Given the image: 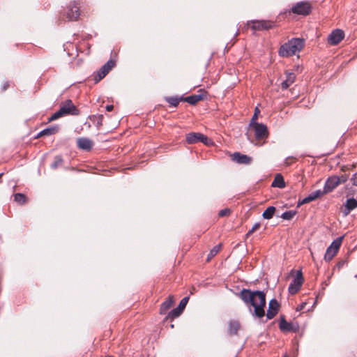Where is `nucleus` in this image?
<instances>
[{
    "label": "nucleus",
    "mask_w": 357,
    "mask_h": 357,
    "mask_svg": "<svg viewBox=\"0 0 357 357\" xmlns=\"http://www.w3.org/2000/svg\"><path fill=\"white\" fill-rule=\"evenodd\" d=\"M114 61L112 59H109L106 63H105L102 68H100L101 70L105 72L106 74H107L112 68L114 66Z\"/></svg>",
    "instance_id": "cd10ccee"
},
{
    "label": "nucleus",
    "mask_w": 357,
    "mask_h": 357,
    "mask_svg": "<svg viewBox=\"0 0 357 357\" xmlns=\"http://www.w3.org/2000/svg\"><path fill=\"white\" fill-rule=\"evenodd\" d=\"M295 278L297 279V280H301V281L304 282V279H303V273H302L301 269L297 271L296 276Z\"/></svg>",
    "instance_id": "e433bc0d"
},
{
    "label": "nucleus",
    "mask_w": 357,
    "mask_h": 357,
    "mask_svg": "<svg viewBox=\"0 0 357 357\" xmlns=\"http://www.w3.org/2000/svg\"><path fill=\"white\" fill-rule=\"evenodd\" d=\"M174 303L172 296H169L165 301H164L160 306V314H165L167 311L172 307Z\"/></svg>",
    "instance_id": "5701e85b"
},
{
    "label": "nucleus",
    "mask_w": 357,
    "mask_h": 357,
    "mask_svg": "<svg viewBox=\"0 0 357 357\" xmlns=\"http://www.w3.org/2000/svg\"><path fill=\"white\" fill-rule=\"evenodd\" d=\"M304 45V39L294 38L281 45L278 54L281 57H289L301 52Z\"/></svg>",
    "instance_id": "f03ea898"
},
{
    "label": "nucleus",
    "mask_w": 357,
    "mask_h": 357,
    "mask_svg": "<svg viewBox=\"0 0 357 357\" xmlns=\"http://www.w3.org/2000/svg\"><path fill=\"white\" fill-rule=\"evenodd\" d=\"M107 74L103 72L102 70H101L100 69L98 71L97 73V75L95 77V79L96 82H98L100 80H101L103 77H105Z\"/></svg>",
    "instance_id": "473e14b6"
},
{
    "label": "nucleus",
    "mask_w": 357,
    "mask_h": 357,
    "mask_svg": "<svg viewBox=\"0 0 357 357\" xmlns=\"http://www.w3.org/2000/svg\"><path fill=\"white\" fill-rule=\"evenodd\" d=\"M272 187L283 188L285 187V182L283 176L278 174L275 176V178L271 184Z\"/></svg>",
    "instance_id": "4be33fe9"
},
{
    "label": "nucleus",
    "mask_w": 357,
    "mask_h": 357,
    "mask_svg": "<svg viewBox=\"0 0 357 357\" xmlns=\"http://www.w3.org/2000/svg\"><path fill=\"white\" fill-rule=\"evenodd\" d=\"M307 202H304V199H302L301 201H299L298 202V207L303 205V204H307Z\"/></svg>",
    "instance_id": "79ce46f5"
},
{
    "label": "nucleus",
    "mask_w": 357,
    "mask_h": 357,
    "mask_svg": "<svg viewBox=\"0 0 357 357\" xmlns=\"http://www.w3.org/2000/svg\"><path fill=\"white\" fill-rule=\"evenodd\" d=\"M204 98V94H196V95H192L190 96H187L183 98V101L187 102L188 103L195 105L197 104L199 101L203 100Z\"/></svg>",
    "instance_id": "412c9836"
},
{
    "label": "nucleus",
    "mask_w": 357,
    "mask_h": 357,
    "mask_svg": "<svg viewBox=\"0 0 357 357\" xmlns=\"http://www.w3.org/2000/svg\"><path fill=\"white\" fill-rule=\"evenodd\" d=\"M325 195L324 192L321 190H317L314 192H312L311 194H310L307 197L304 198V202H310L312 201L315 200L316 199L321 197L322 195Z\"/></svg>",
    "instance_id": "b1692460"
},
{
    "label": "nucleus",
    "mask_w": 357,
    "mask_h": 357,
    "mask_svg": "<svg viewBox=\"0 0 357 357\" xmlns=\"http://www.w3.org/2000/svg\"><path fill=\"white\" fill-rule=\"evenodd\" d=\"M186 142L189 144H195L197 142H201L204 144H209L210 139L208 138L199 132H190L186 135Z\"/></svg>",
    "instance_id": "0eeeda50"
},
{
    "label": "nucleus",
    "mask_w": 357,
    "mask_h": 357,
    "mask_svg": "<svg viewBox=\"0 0 357 357\" xmlns=\"http://www.w3.org/2000/svg\"><path fill=\"white\" fill-rule=\"evenodd\" d=\"M286 79L281 83V88L282 89H287L296 80V75L291 72H286Z\"/></svg>",
    "instance_id": "dca6fc26"
},
{
    "label": "nucleus",
    "mask_w": 357,
    "mask_h": 357,
    "mask_svg": "<svg viewBox=\"0 0 357 357\" xmlns=\"http://www.w3.org/2000/svg\"><path fill=\"white\" fill-rule=\"evenodd\" d=\"M59 130V126L58 125L52 126L49 128H47L42 131H40L37 137H41V136H50L56 134Z\"/></svg>",
    "instance_id": "aec40b11"
},
{
    "label": "nucleus",
    "mask_w": 357,
    "mask_h": 357,
    "mask_svg": "<svg viewBox=\"0 0 357 357\" xmlns=\"http://www.w3.org/2000/svg\"><path fill=\"white\" fill-rule=\"evenodd\" d=\"M305 303H302L299 307H298V310H301L304 308Z\"/></svg>",
    "instance_id": "37998d69"
},
{
    "label": "nucleus",
    "mask_w": 357,
    "mask_h": 357,
    "mask_svg": "<svg viewBox=\"0 0 357 357\" xmlns=\"http://www.w3.org/2000/svg\"><path fill=\"white\" fill-rule=\"evenodd\" d=\"M344 37V31L337 29L333 31L328 36V42L330 45H336L343 40Z\"/></svg>",
    "instance_id": "6e6552de"
},
{
    "label": "nucleus",
    "mask_w": 357,
    "mask_h": 357,
    "mask_svg": "<svg viewBox=\"0 0 357 357\" xmlns=\"http://www.w3.org/2000/svg\"><path fill=\"white\" fill-rule=\"evenodd\" d=\"M349 178L346 174H342L340 176H329L325 183L323 192L324 194H328L335 189L340 184L344 183Z\"/></svg>",
    "instance_id": "20e7f679"
},
{
    "label": "nucleus",
    "mask_w": 357,
    "mask_h": 357,
    "mask_svg": "<svg viewBox=\"0 0 357 357\" xmlns=\"http://www.w3.org/2000/svg\"><path fill=\"white\" fill-rule=\"evenodd\" d=\"M275 211V208L274 206H268L262 214V216L264 219H271L274 215Z\"/></svg>",
    "instance_id": "a878e982"
},
{
    "label": "nucleus",
    "mask_w": 357,
    "mask_h": 357,
    "mask_svg": "<svg viewBox=\"0 0 357 357\" xmlns=\"http://www.w3.org/2000/svg\"><path fill=\"white\" fill-rule=\"evenodd\" d=\"M291 10L296 15H307L311 12V5L307 1H300L294 4Z\"/></svg>",
    "instance_id": "423d86ee"
},
{
    "label": "nucleus",
    "mask_w": 357,
    "mask_h": 357,
    "mask_svg": "<svg viewBox=\"0 0 357 357\" xmlns=\"http://www.w3.org/2000/svg\"><path fill=\"white\" fill-rule=\"evenodd\" d=\"M220 249L221 244L214 246L208 255L207 261H209L211 258L215 256L220 252Z\"/></svg>",
    "instance_id": "c756f323"
},
{
    "label": "nucleus",
    "mask_w": 357,
    "mask_h": 357,
    "mask_svg": "<svg viewBox=\"0 0 357 357\" xmlns=\"http://www.w3.org/2000/svg\"><path fill=\"white\" fill-rule=\"evenodd\" d=\"M230 213H231V210L230 209L225 208V209L220 210L219 211L218 215H219L220 217H225L226 215H229Z\"/></svg>",
    "instance_id": "72a5a7b5"
},
{
    "label": "nucleus",
    "mask_w": 357,
    "mask_h": 357,
    "mask_svg": "<svg viewBox=\"0 0 357 357\" xmlns=\"http://www.w3.org/2000/svg\"><path fill=\"white\" fill-rule=\"evenodd\" d=\"M259 113V110L258 109L257 107H256L255 108V114H254V115H253V116H252V118L251 119V122H250V126L253 125L255 123H257L256 122V119L257 118V115H258Z\"/></svg>",
    "instance_id": "c9c22d12"
},
{
    "label": "nucleus",
    "mask_w": 357,
    "mask_h": 357,
    "mask_svg": "<svg viewBox=\"0 0 357 357\" xmlns=\"http://www.w3.org/2000/svg\"><path fill=\"white\" fill-rule=\"evenodd\" d=\"M166 101L172 106L177 107L181 100H183L182 97L171 96L165 98Z\"/></svg>",
    "instance_id": "bb28decb"
},
{
    "label": "nucleus",
    "mask_w": 357,
    "mask_h": 357,
    "mask_svg": "<svg viewBox=\"0 0 357 357\" xmlns=\"http://www.w3.org/2000/svg\"><path fill=\"white\" fill-rule=\"evenodd\" d=\"M252 29L254 30H268L271 29L274 23L267 20H257L252 22Z\"/></svg>",
    "instance_id": "f8f14e48"
},
{
    "label": "nucleus",
    "mask_w": 357,
    "mask_h": 357,
    "mask_svg": "<svg viewBox=\"0 0 357 357\" xmlns=\"http://www.w3.org/2000/svg\"><path fill=\"white\" fill-rule=\"evenodd\" d=\"M296 213V212L295 211H287L284 212L281 215V218L284 220H291L294 217Z\"/></svg>",
    "instance_id": "7c9ffc66"
},
{
    "label": "nucleus",
    "mask_w": 357,
    "mask_h": 357,
    "mask_svg": "<svg viewBox=\"0 0 357 357\" xmlns=\"http://www.w3.org/2000/svg\"><path fill=\"white\" fill-rule=\"evenodd\" d=\"M8 86H9L8 82H6L3 86V91H6Z\"/></svg>",
    "instance_id": "a19ab883"
},
{
    "label": "nucleus",
    "mask_w": 357,
    "mask_h": 357,
    "mask_svg": "<svg viewBox=\"0 0 357 357\" xmlns=\"http://www.w3.org/2000/svg\"><path fill=\"white\" fill-rule=\"evenodd\" d=\"M79 114V109L75 106L72 100L68 99L63 102L60 107V109L50 116L49 121H55L59 118L66 115L76 116Z\"/></svg>",
    "instance_id": "7ed1b4c3"
},
{
    "label": "nucleus",
    "mask_w": 357,
    "mask_h": 357,
    "mask_svg": "<svg viewBox=\"0 0 357 357\" xmlns=\"http://www.w3.org/2000/svg\"><path fill=\"white\" fill-rule=\"evenodd\" d=\"M283 357H288V356L287 354H284Z\"/></svg>",
    "instance_id": "49530a36"
},
{
    "label": "nucleus",
    "mask_w": 357,
    "mask_h": 357,
    "mask_svg": "<svg viewBox=\"0 0 357 357\" xmlns=\"http://www.w3.org/2000/svg\"><path fill=\"white\" fill-rule=\"evenodd\" d=\"M303 283V281L294 278L289 286V293L291 295L296 294L300 290Z\"/></svg>",
    "instance_id": "6ab92c4d"
},
{
    "label": "nucleus",
    "mask_w": 357,
    "mask_h": 357,
    "mask_svg": "<svg viewBox=\"0 0 357 357\" xmlns=\"http://www.w3.org/2000/svg\"><path fill=\"white\" fill-rule=\"evenodd\" d=\"M344 261H340L337 264V266L339 268H342L344 265Z\"/></svg>",
    "instance_id": "ea45409f"
},
{
    "label": "nucleus",
    "mask_w": 357,
    "mask_h": 357,
    "mask_svg": "<svg viewBox=\"0 0 357 357\" xmlns=\"http://www.w3.org/2000/svg\"><path fill=\"white\" fill-rule=\"evenodd\" d=\"M240 328V324L237 321H231L229 323L228 333L230 335H236Z\"/></svg>",
    "instance_id": "393cba45"
},
{
    "label": "nucleus",
    "mask_w": 357,
    "mask_h": 357,
    "mask_svg": "<svg viewBox=\"0 0 357 357\" xmlns=\"http://www.w3.org/2000/svg\"><path fill=\"white\" fill-rule=\"evenodd\" d=\"M279 328L281 331L283 332H290V331H296L298 326H295L294 324L291 322H287L284 317H282L280 319V321L279 324Z\"/></svg>",
    "instance_id": "4468645a"
},
{
    "label": "nucleus",
    "mask_w": 357,
    "mask_h": 357,
    "mask_svg": "<svg viewBox=\"0 0 357 357\" xmlns=\"http://www.w3.org/2000/svg\"><path fill=\"white\" fill-rule=\"evenodd\" d=\"M260 227V224L259 222H257L255 223L252 227L251 228L250 230L248 231V232L247 233V236H249L250 234H252L255 231H256L257 229H258Z\"/></svg>",
    "instance_id": "f704fd0d"
},
{
    "label": "nucleus",
    "mask_w": 357,
    "mask_h": 357,
    "mask_svg": "<svg viewBox=\"0 0 357 357\" xmlns=\"http://www.w3.org/2000/svg\"><path fill=\"white\" fill-rule=\"evenodd\" d=\"M79 15V8L75 2L70 3L67 11V17L70 20H76Z\"/></svg>",
    "instance_id": "ddd939ff"
},
{
    "label": "nucleus",
    "mask_w": 357,
    "mask_h": 357,
    "mask_svg": "<svg viewBox=\"0 0 357 357\" xmlns=\"http://www.w3.org/2000/svg\"><path fill=\"white\" fill-rule=\"evenodd\" d=\"M279 308L280 304L278 301L275 298L271 299L268 303V309L266 313L267 319H273L278 313Z\"/></svg>",
    "instance_id": "9b49d317"
},
{
    "label": "nucleus",
    "mask_w": 357,
    "mask_h": 357,
    "mask_svg": "<svg viewBox=\"0 0 357 357\" xmlns=\"http://www.w3.org/2000/svg\"><path fill=\"white\" fill-rule=\"evenodd\" d=\"M189 300V297L186 296L184 297L179 303L177 307L172 310L169 312L168 314V317L174 319L180 316V314L182 313L183 310L185 309L188 302Z\"/></svg>",
    "instance_id": "9d476101"
},
{
    "label": "nucleus",
    "mask_w": 357,
    "mask_h": 357,
    "mask_svg": "<svg viewBox=\"0 0 357 357\" xmlns=\"http://www.w3.org/2000/svg\"><path fill=\"white\" fill-rule=\"evenodd\" d=\"M287 160H288V159H287L286 163L287 164V165H289L291 164V162H290V161H287Z\"/></svg>",
    "instance_id": "a18cd8bd"
},
{
    "label": "nucleus",
    "mask_w": 357,
    "mask_h": 357,
    "mask_svg": "<svg viewBox=\"0 0 357 357\" xmlns=\"http://www.w3.org/2000/svg\"><path fill=\"white\" fill-rule=\"evenodd\" d=\"M105 109L107 112H111L113 110L114 106L112 105H108L106 106Z\"/></svg>",
    "instance_id": "58836bf2"
},
{
    "label": "nucleus",
    "mask_w": 357,
    "mask_h": 357,
    "mask_svg": "<svg viewBox=\"0 0 357 357\" xmlns=\"http://www.w3.org/2000/svg\"><path fill=\"white\" fill-rule=\"evenodd\" d=\"M250 126L253 128L255 131V135L257 139H262L268 137V132L267 127L264 124L255 123Z\"/></svg>",
    "instance_id": "1a4fd4ad"
},
{
    "label": "nucleus",
    "mask_w": 357,
    "mask_h": 357,
    "mask_svg": "<svg viewBox=\"0 0 357 357\" xmlns=\"http://www.w3.org/2000/svg\"><path fill=\"white\" fill-rule=\"evenodd\" d=\"M14 200L20 204H23L26 202V197L22 193H16L14 195Z\"/></svg>",
    "instance_id": "c85d7f7f"
},
{
    "label": "nucleus",
    "mask_w": 357,
    "mask_h": 357,
    "mask_svg": "<svg viewBox=\"0 0 357 357\" xmlns=\"http://www.w3.org/2000/svg\"><path fill=\"white\" fill-rule=\"evenodd\" d=\"M232 158L234 161L239 164H250L252 161L250 157L247 155L241 154L238 152H236L233 154Z\"/></svg>",
    "instance_id": "f3484780"
},
{
    "label": "nucleus",
    "mask_w": 357,
    "mask_h": 357,
    "mask_svg": "<svg viewBox=\"0 0 357 357\" xmlns=\"http://www.w3.org/2000/svg\"><path fill=\"white\" fill-rule=\"evenodd\" d=\"M77 146L82 150L89 151L92 149L93 145V142L86 137H81L77 139Z\"/></svg>",
    "instance_id": "2eb2a0df"
},
{
    "label": "nucleus",
    "mask_w": 357,
    "mask_h": 357,
    "mask_svg": "<svg viewBox=\"0 0 357 357\" xmlns=\"http://www.w3.org/2000/svg\"><path fill=\"white\" fill-rule=\"evenodd\" d=\"M352 183L354 185L357 186V174H354V176L351 178Z\"/></svg>",
    "instance_id": "4c0bfd02"
},
{
    "label": "nucleus",
    "mask_w": 357,
    "mask_h": 357,
    "mask_svg": "<svg viewBox=\"0 0 357 357\" xmlns=\"http://www.w3.org/2000/svg\"><path fill=\"white\" fill-rule=\"evenodd\" d=\"M62 162H63V159H62L61 156L56 155L54 158V162L51 165V167L52 169H56L59 166H60L62 164Z\"/></svg>",
    "instance_id": "2f4dec72"
},
{
    "label": "nucleus",
    "mask_w": 357,
    "mask_h": 357,
    "mask_svg": "<svg viewBox=\"0 0 357 357\" xmlns=\"http://www.w3.org/2000/svg\"><path fill=\"white\" fill-rule=\"evenodd\" d=\"M357 208V201L354 198H349L347 200L345 208L343 211L344 215H347L350 212Z\"/></svg>",
    "instance_id": "a211bd4d"
},
{
    "label": "nucleus",
    "mask_w": 357,
    "mask_h": 357,
    "mask_svg": "<svg viewBox=\"0 0 357 357\" xmlns=\"http://www.w3.org/2000/svg\"><path fill=\"white\" fill-rule=\"evenodd\" d=\"M240 298L249 307L253 317L262 318L265 315L266 294L262 291L243 289L239 293Z\"/></svg>",
    "instance_id": "f257e3e1"
},
{
    "label": "nucleus",
    "mask_w": 357,
    "mask_h": 357,
    "mask_svg": "<svg viewBox=\"0 0 357 357\" xmlns=\"http://www.w3.org/2000/svg\"><path fill=\"white\" fill-rule=\"evenodd\" d=\"M344 236H340L335 239L331 245L326 249L324 255V260L330 261L338 252Z\"/></svg>",
    "instance_id": "39448f33"
},
{
    "label": "nucleus",
    "mask_w": 357,
    "mask_h": 357,
    "mask_svg": "<svg viewBox=\"0 0 357 357\" xmlns=\"http://www.w3.org/2000/svg\"><path fill=\"white\" fill-rule=\"evenodd\" d=\"M287 160H288V159H287L286 163L287 164V165H289L291 164V162H290V161H287Z\"/></svg>",
    "instance_id": "c03bdc74"
},
{
    "label": "nucleus",
    "mask_w": 357,
    "mask_h": 357,
    "mask_svg": "<svg viewBox=\"0 0 357 357\" xmlns=\"http://www.w3.org/2000/svg\"><path fill=\"white\" fill-rule=\"evenodd\" d=\"M356 278H357V274L354 276Z\"/></svg>",
    "instance_id": "de8ad7c7"
}]
</instances>
